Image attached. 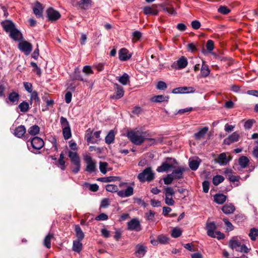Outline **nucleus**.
<instances>
[{
  "label": "nucleus",
  "instance_id": "nucleus-8",
  "mask_svg": "<svg viewBox=\"0 0 258 258\" xmlns=\"http://www.w3.org/2000/svg\"><path fill=\"white\" fill-rule=\"evenodd\" d=\"M19 48L27 55L31 52L32 46L29 42L26 41H23L19 44Z\"/></svg>",
  "mask_w": 258,
  "mask_h": 258
},
{
  "label": "nucleus",
  "instance_id": "nucleus-52",
  "mask_svg": "<svg viewBox=\"0 0 258 258\" xmlns=\"http://www.w3.org/2000/svg\"><path fill=\"white\" fill-rule=\"evenodd\" d=\"M31 93L30 99L31 101H35L36 102L38 103L39 102V98L37 92L36 91H32Z\"/></svg>",
  "mask_w": 258,
  "mask_h": 258
},
{
  "label": "nucleus",
  "instance_id": "nucleus-2",
  "mask_svg": "<svg viewBox=\"0 0 258 258\" xmlns=\"http://www.w3.org/2000/svg\"><path fill=\"white\" fill-rule=\"evenodd\" d=\"M229 245L232 249H235L241 252L247 253L250 250V248H248L245 244H241L238 237H234L231 239L229 242Z\"/></svg>",
  "mask_w": 258,
  "mask_h": 258
},
{
  "label": "nucleus",
  "instance_id": "nucleus-35",
  "mask_svg": "<svg viewBox=\"0 0 258 258\" xmlns=\"http://www.w3.org/2000/svg\"><path fill=\"white\" fill-rule=\"evenodd\" d=\"M169 99V97L168 96H163V95H157L154 96L152 99V100L154 102H162L164 101H167Z\"/></svg>",
  "mask_w": 258,
  "mask_h": 258
},
{
  "label": "nucleus",
  "instance_id": "nucleus-33",
  "mask_svg": "<svg viewBox=\"0 0 258 258\" xmlns=\"http://www.w3.org/2000/svg\"><path fill=\"white\" fill-rule=\"evenodd\" d=\"M78 5L82 9H87L90 7L91 1L90 0H80Z\"/></svg>",
  "mask_w": 258,
  "mask_h": 258
},
{
  "label": "nucleus",
  "instance_id": "nucleus-57",
  "mask_svg": "<svg viewBox=\"0 0 258 258\" xmlns=\"http://www.w3.org/2000/svg\"><path fill=\"white\" fill-rule=\"evenodd\" d=\"M83 71L85 74L88 75L93 73V70H92L91 67L89 66H85L83 68Z\"/></svg>",
  "mask_w": 258,
  "mask_h": 258
},
{
  "label": "nucleus",
  "instance_id": "nucleus-1",
  "mask_svg": "<svg viewBox=\"0 0 258 258\" xmlns=\"http://www.w3.org/2000/svg\"><path fill=\"white\" fill-rule=\"evenodd\" d=\"M146 134V133L143 132L131 131L127 132V137L133 144L140 145L144 143L146 140H153V139H148Z\"/></svg>",
  "mask_w": 258,
  "mask_h": 258
},
{
  "label": "nucleus",
  "instance_id": "nucleus-4",
  "mask_svg": "<svg viewBox=\"0 0 258 258\" xmlns=\"http://www.w3.org/2000/svg\"><path fill=\"white\" fill-rule=\"evenodd\" d=\"M177 162L174 159L167 158L165 162L162 163L161 166L157 167L156 170L158 172H163L174 168V165L176 164Z\"/></svg>",
  "mask_w": 258,
  "mask_h": 258
},
{
  "label": "nucleus",
  "instance_id": "nucleus-44",
  "mask_svg": "<svg viewBox=\"0 0 258 258\" xmlns=\"http://www.w3.org/2000/svg\"><path fill=\"white\" fill-rule=\"evenodd\" d=\"M62 133L64 139L68 140L72 136L70 127L62 128Z\"/></svg>",
  "mask_w": 258,
  "mask_h": 258
},
{
  "label": "nucleus",
  "instance_id": "nucleus-29",
  "mask_svg": "<svg viewBox=\"0 0 258 258\" xmlns=\"http://www.w3.org/2000/svg\"><path fill=\"white\" fill-rule=\"evenodd\" d=\"M143 11L145 15H156L158 14V11L156 9L149 6L144 7Z\"/></svg>",
  "mask_w": 258,
  "mask_h": 258
},
{
  "label": "nucleus",
  "instance_id": "nucleus-42",
  "mask_svg": "<svg viewBox=\"0 0 258 258\" xmlns=\"http://www.w3.org/2000/svg\"><path fill=\"white\" fill-rule=\"evenodd\" d=\"M19 108L21 111L23 112H27L29 108V105L28 102L26 101H23L19 105Z\"/></svg>",
  "mask_w": 258,
  "mask_h": 258
},
{
  "label": "nucleus",
  "instance_id": "nucleus-61",
  "mask_svg": "<svg viewBox=\"0 0 258 258\" xmlns=\"http://www.w3.org/2000/svg\"><path fill=\"white\" fill-rule=\"evenodd\" d=\"M165 203L169 206H172L174 204V201L173 200L172 197H165Z\"/></svg>",
  "mask_w": 258,
  "mask_h": 258
},
{
  "label": "nucleus",
  "instance_id": "nucleus-59",
  "mask_svg": "<svg viewBox=\"0 0 258 258\" xmlns=\"http://www.w3.org/2000/svg\"><path fill=\"white\" fill-rule=\"evenodd\" d=\"M223 221L224 222L225 224L227 226V230L231 231V230H232L233 229V228H234L233 226L232 225L231 223L227 219H223Z\"/></svg>",
  "mask_w": 258,
  "mask_h": 258
},
{
  "label": "nucleus",
  "instance_id": "nucleus-12",
  "mask_svg": "<svg viewBox=\"0 0 258 258\" xmlns=\"http://www.w3.org/2000/svg\"><path fill=\"white\" fill-rule=\"evenodd\" d=\"M185 171V168L183 167H178L173 170L170 174L174 179H179L183 177V173Z\"/></svg>",
  "mask_w": 258,
  "mask_h": 258
},
{
  "label": "nucleus",
  "instance_id": "nucleus-13",
  "mask_svg": "<svg viewBox=\"0 0 258 258\" xmlns=\"http://www.w3.org/2000/svg\"><path fill=\"white\" fill-rule=\"evenodd\" d=\"M1 25L4 29L6 32L9 33L15 28L14 23L12 21L9 20L2 22Z\"/></svg>",
  "mask_w": 258,
  "mask_h": 258
},
{
  "label": "nucleus",
  "instance_id": "nucleus-17",
  "mask_svg": "<svg viewBox=\"0 0 258 258\" xmlns=\"http://www.w3.org/2000/svg\"><path fill=\"white\" fill-rule=\"evenodd\" d=\"M131 56V54L128 53V51L125 48H122L119 51V58L120 60H126Z\"/></svg>",
  "mask_w": 258,
  "mask_h": 258
},
{
  "label": "nucleus",
  "instance_id": "nucleus-31",
  "mask_svg": "<svg viewBox=\"0 0 258 258\" xmlns=\"http://www.w3.org/2000/svg\"><path fill=\"white\" fill-rule=\"evenodd\" d=\"M205 61H203V65L201 68V75L203 77H206L210 74V70L208 66L204 64Z\"/></svg>",
  "mask_w": 258,
  "mask_h": 258
},
{
  "label": "nucleus",
  "instance_id": "nucleus-24",
  "mask_svg": "<svg viewBox=\"0 0 258 258\" xmlns=\"http://www.w3.org/2000/svg\"><path fill=\"white\" fill-rule=\"evenodd\" d=\"M10 36L15 40H19L22 38L21 33L16 27L10 32Z\"/></svg>",
  "mask_w": 258,
  "mask_h": 258
},
{
  "label": "nucleus",
  "instance_id": "nucleus-34",
  "mask_svg": "<svg viewBox=\"0 0 258 258\" xmlns=\"http://www.w3.org/2000/svg\"><path fill=\"white\" fill-rule=\"evenodd\" d=\"M19 98V95L18 93L15 92H12L9 95V100L15 104H17L18 103Z\"/></svg>",
  "mask_w": 258,
  "mask_h": 258
},
{
  "label": "nucleus",
  "instance_id": "nucleus-6",
  "mask_svg": "<svg viewBox=\"0 0 258 258\" xmlns=\"http://www.w3.org/2000/svg\"><path fill=\"white\" fill-rule=\"evenodd\" d=\"M86 164V171L89 173L95 172L96 171V162L90 156H86L84 158Z\"/></svg>",
  "mask_w": 258,
  "mask_h": 258
},
{
  "label": "nucleus",
  "instance_id": "nucleus-58",
  "mask_svg": "<svg viewBox=\"0 0 258 258\" xmlns=\"http://www.w3.org/2000/svg\"><path fill=\"white\" fill-rule=\"evenodd\" d=\"M206 47L208 51H212L214 48V42L211 40H209L206 44Z\"/></svg>",
  "mask_w": 258,
  "mask_h": 258
},
{
  "label": "nucleus",
  "instance_id": "nucleus-3",
  "mask_svg": "<svg viewBox=\"0 0 258 258\" xmlns=\"http://www.w3.org/2000/svg\"><path fill=\"white\" fill-rule=\"evenodd\" d=\"M138 178L141 182L151 181L154 178V173L151 167H148L138 175Z\"/></svg>",
  "mask_w": 258,
  "mask_h": 258
},
{
  "label": "nucleus",
  "instance_id": "nucleus-38",
  "mask_svg": "<svg viewBox=\"0 0 258 258\" xmlns=\"http://www.w3.org/2000/svg\"><path fill=\"white\" fill-rule=\"evenodd\" d=\"M86 138L87 141L89 143H95L96 142V140H94L93 139V132L90 130V129L87 131Z\"/></svg>",
  "mask_w": 258,
  "mask_h": 258
},
{
  "label": "nucleus",
  "instance_id": "nucleus-43",
  "mask_svg": "<svg viewBox=\"0 0 258 258\" xmlns=\"http://www.w3.org/2000/svg\"><path fill=\"white\" fill-rule=\"evenodd\" d=\"M224 178L222 175H216L213 178V183L215 185H218L219 184L223 182Z\"/></svg>",
  "mask_w": 258,
  "mask_h": 258
},
{
  "label": "nucleus",
  "instance_id": "nucleus-53",
  "mask_svg": "<svg viewBox=\"0 0 258 258\" xmlns=\"http://www.w3.org/2000/svg\"><path fill=\"white\" fill-rule=\"evenodd\" d=\"M218 11L222 14L226 15L228 14L230 11L226 6H220L218 9Z\"/></svg>",
  "mask_w": 258,
  "mask_h": 258
},
{
  "label": "nucleus",
  "instance_id": "nucleus-54",
  "mask_svg": "<svg viewBox=\"0 0 258 258\" xmlns=\"http://www.w3.org/2000/svg\"><path fill=\"white\" fill-rule=\"evenodd\" d=\"M173 180L174 179L170 174H167V175L163 178L164 184L167 185L171 184Z\"/></svg>",
  "mask_w": 258,
  "mask_h": 258
},
{
  "label": "nucleus",
  "instance_id": "nucleus-20",
  "mask_svg": "<svg viewBox=\"0 0 258 258\" xmlns=\"http://www.w3.org/2000/svg\"><path fill=\"white\" fill-rule=\"evenodd\" d=\"M235 208L234 205L231 203L225 204L223 206L222 210L225 214H230L234 212Z\"/></svg>",
  "mask_w": 258,
  "mask_h": 258
},
{
  "label": "nucleus",
  "instance_id": "nucleus-10",
  "mask_svg": "<svg viewBox=\"0 0 258 258\" xmlns=\"http://www.w3.org/2000/svg\"><path fill=\"white\" fill-rule=\"evenodd\" d=\"M196 90L192 87H180L173 89L172 93L174 94L179 93H192L195 92Z\"/></svg>",
  "mask_w": 258,
  "mask_h": 258
},
{
  "label": "nucleus",
  "instance_id": "nucleus-37",
  "mask_svg": "<svg viewBox=\"0 0 258 258\" xmlns=\"http://www.w3.org/2000/svg\"><path fill=\"white\" fill-rule=\"evenodd\" d=\"M53 237V234L49 233L44 239V245L48 248L51 246V240Z\"/></svg>",
  "mask_w": 258,
  "mask_h": 258
},
{
  "label": "nucleus",
  "instance_id": "nucleus-64",
  "mask_svg": "<svg viewBox=\"0 0 258 258\" xmlns=\"http://www.w3.org/2000/svg\"><path fill=\"white\" fill-rule=\"evenodd\" d=\"M72 94L71 92H67L65 94V101L67 103H69L72 100Z\"/></svg>",
  "mask_w": 258,
  "mask_h": 258
},
{
  "label": "nucleus",
  "instance_id": "nucleus-27",
  "mask_svg": "<svg viewBox=\"0 0 258 258\" xmlns=\"http://www.w3.org/2000/svg\"><path fill=\"white\" fill-rule=\"evenodd\" d=\"M187 60L186 58L184 57H181L177 61V65L178 66V69H182L185 68L187 65Z\"/></svg>",
  "mask_w": 258,
  "mask_h": 258
},
{
  "label": "nucleus",
  "instance_id": "nucleus-41",
  "mask_svg": "<svg viewBox=\"0 0 258 258\" xmlns=\"http://www.w3.org/2000/svg\"><path fill=\"white\" fill-rule=\"evenodd\" d=\"M39 132V127L38 125H34L31 126L28 130L29 134L32 136H35L38 134Z\"/></svg>",
  "mask_w": 258,
  "mask_h": 258
},
{
  "label": "nucleus",
  "instance_id": "nucleus-39",
  "mask_svg": "<svg viewBox=\"0 0 258 258\" xmlns=\"http://www.w3.org/2000/svg\"><path fill=\"white\" fill-rule=\"evenodd\" d=\"M248 235L252 241L255 240L256 237L258 236V229L255 228H251Z\"/></svg>",
  "mask_w": 258,
  "mask_h": 258
},
{
  "label": "nucleus",
  "instance_id": "nucleus-47",
  "mask_svg": "<svg viewBox=\"0 0 258 258\" xmlns=\"http://www.w3.org/2000/svg\"><path fill=\"white\" fill-rule=\"evenodd\" d=\"M106 189L107 191L114 192H118V187L117 185L114 184H107L106 186Z\"/></svg>",
  "mask_w": 258,
  "mask_h": 258
},
{
  "label": "nucleus",
  "instance_id": "nucleus-15",
  "mask_svg": "<svg viewBox=\"0 0 258 258\" xmlns=\"http://www.w3.org/2000/svg\"><path fill=\"white\" fill-rule=\"evenodd\" d=\"M43 8L42 5L38 2H36L35 4V6L33 8V13L38 18L42 17V12Z\"/></svg>",
  "mask_w": 258,
  "mask_h": 258
},
{
  "label": "nucleus",
  "instance_id": "nucleus-40",
  "mask_svg": "<svg viewBox=\"0 0 258 258\" xmlns=\"http://www.w3.org/2000/svg\"><path fill=\"white\" fill-rule=\"evenodd\" d=\"M249 160L245 156H242L239 159V164L242 168H245L248 164Z\"/></svg>",
  "mask_w": 258,
  "mask_h": 258
},
{
  "label": "nucleus",
  "instance_id": "nucleus-22",
  "mask_svg": "<svg viewBox=\"0 0 258 258\" xmlns=\"http://www.w3.org/2000/svg\"><path fill=\"white\" fill-rule=\"evenodd\" d=\"M136 254L138 257H143L146 253V247L141 244H138L136 247Z\"/></svg>",
  "mask_w": 258,
  "mask_h": 258
},
{
  "label": "nucleus",
  "instance_id": "nucleus-45",
  "mask_svg": "<svg viewBox=\"0 0 258 258\" xmlns=\"http://www.w3.org/2000/svg\"><path fill=\"white\" fill-rule=\"evenodd\" d=\"M199 162L197 160H193L189 162V166L192 170H197L199 166Z\"/></svg>",
  "mask_w": 258,
  "mask_h": 258
},
{
  "label": "nucleus",
  "instance_id": "nucleus-50",
  "mask_svg": "<svg viewBox=\"0 0 258 258\" xmlns=\"http://www.w3.org/2000/svg\"><path fill=\"white\" fill-rule=\"evenodd\" d=\"M60 122L62 128H67L70 127V125L67 118L61 116L60 118Z\"/></svg>",
  "mask_w": 258,
  "mask_h": 258
},
{
  "label": "nucleus",
  "instance_id": "nucleus-11",
  "mask_svg": "<svg viewBox=\"0 0 258 258\" xmlns=\"http://www.w3.org/2000/svg\"><path fill=\"white\" fill-rule=\"evenodd\" d=\"M31 144L34 149L40 150L43 147L44 143L42 139L35 137L31 140Z\"/></svg>",
  "mask_w": 258,
  "mask_h": 258
},
{
  "label": "nucleus",
  "instance_id": "nucleus-60",
  "mask_svg": "<svg viewBox=\"0 0 258 258\" xmlns=\"http://www.w3.org/2000/svg\"><path fill=\"white\" fill-rule=\"evenodd\" d=\"M110 204V202L108 199H103L101 203L100 207L102 208H106Z\"/></svg>",
  "mask_w": 258,
  "mask_h": 258
},
{
  "label": "nucleus",
  "instance_id": "nucleus-14",
  "mask_svg": "<svg viewBox=\"0 0 258 258\" xmlns=\"http://www.w3.org/2000/svg\"><path fill=\"white\" fill-rule=\"evenodd\" d=\"M216 228V226L214 222L207 223L206 227L207 231V234L212 237H216V235L214 232Z\"/></svg>",
  "mask_w": 258,
  "mask_h": 258
},
{
  "label": "nucleus",
  "instance_id": "nucleus-49",
  "mask_svg": "<svg viewBox=\"0 0 258 258\" xmlns=\"http://www.w3.org/2000/svg\"><path fill=\"white\" fill-rule=\"evenodd\" d=\"M81 163H77L72 164L71 169L72 171L74 173H77L80 170Z\"/></svg>",
  "mask_w": 258,
  "mask_h": 258
},
{
  "label": "nucleus",
  "instance_id": "nucleus-55",
  "mask_svg": "<svg viewBox=\"0 0 258 258\" xmlns=\"http://www.w3.org/2000/svg\"><path fill=\"white\" fill-rule=\"evenodd\" d=\"M156 88L158 90H164L167 88V85L163 81H159L157 84Z\"/></svg>",
  "mask_w": 258,
  "mask_h": 258
},
{
  "label": "nucleus",
  "instance_id": "nucleus-36",
  "mask_svg": "<svg viewBox=\"0 0 258 258\" xmlns=\"http://www.w3.org/2000/svg\"><path fill=\"white\" fill-rule=\"evenodd\" d=\"M114 132L113 130H111L105 137V142L107 144H110L112 143L114 140Z\"/></svg>",
  "mask_w": 258,
  "mask_h": 258
},
{
  "label": "nucleus",
  "instance_id": "nucleus-21",
  "mask_svg": "<svg viewBox=\"0 0 258 258\" xmlns=\"http://www.w3.org/2000/svg\"><path fill=\"white\" fill-rule=\"evenodd\" d=\"M230 160V158L227 157L226 153H222L220 154L218 158V163L222 165H224L227 164Z\"/></svg>",
  "mask_w": 258,
  "mask_h": 258
},
{
  "label": "nucleus",
  "instance_id": "nucleus-16",
  "mask_svg": "<svg viewBox=\"0 0 258 258\" xmlns=\"http://www.w3.org/2000/svg\"><path fill=\"white\" fill-rule=\"evenodd\" d=\"M208 131L209 128L208 127L205 126L202 127L198 133L195 134V138L197 140H200L203 139L205 137Z\"/></svg>",
  "mask_w": 258,
  "mask_h": 258
},
{
  "label": "nucleus",
  "instance_id": "nucleus-28",
  "mask_svg": "<svg viewBox=\"0 0 258 258\" xmlns=\"http://www.w3.org/2000/svg\"><path fill=\"white\" fill-rule=\"evenodd\" d=\"M75 230L77 239L82 240L84 237V234L78 225L75 226Z\"/></svg>",
  "mask_w": 258,
  "mask_h": 258
},
{
  "label": "nucleus",
  "instance_id": "nucleus-7",
  "mask_svg": "<svg viewBox=\"0 0 258 258\" xmlns=\"http://www.w3.org/2000/svg\"><path fill=\"white\" fill-rule=\"evenodd\" d=\"M46 14L48 20L51 22H55L61 17L59 12L52 8H49L46 10Z\"/></svg>",
  "mask_w": 258,
  "mask_h": 258
},
{
  "label": "nucleus",
  "instance_id": "nucleus-51",
  "mask_svg": "<svg viewBox=\"0 0 258 258\" xmlns=\"http://www.w3.org/2000/svg\"><path fill=\"white\" fill-rule=\"evenodd\" d=\"M132 36L133 42L135 43L141 37L142 33L140 31H136L133 33Z\"/></svg>",
  "mask_w": 258,
  "mask_h": 258
},
{
  "label": "nucleus",
  "instance_id": "nucleus-23",
  "mask_svg": "<svg viewBox=\"0 0 258 258\" xmlns=\"http://www.w3.org/2000/svg\"><path fill=\"white\" fill-rule=\"evenodd\" d=\"M68 156L70 158L72 164L80 162V159L76 152L69 151L68 153Z\"/></svg>",
  "mask_w": 258,
  "mask_h": 258
},
{
  "label": "nucleus",
  "instance_id": "nucleus-56",
  "mask_svg": "<svg viewBox=\"0 0 258 258\" xmlns=\"http://www.w3.org/2000/svg\"><path fill=\"white\" fill-rule=\"evenodd\" d=\"M108 164L106 162H100L99 163V168L100 171L103 173L105 174L106 173V167L107 166Z\"/></svg>",
  "mask_w": 258,
  "mask_h": 258
},
{
  "label": "nucleus",
  "instance_id": "nucleus-5",
  "mask_svg": "<svg viewBox=\"0 0 258 258\" xmlns=\"http://www.w3.org/2000/svg\"><path fill=\"white\" fill-rule=\"evenodd\" d=\"M120 187H125L124 190H120L117 192V195L121 198H126L132 196L134 194V188L131 186L127 185L126 183H121L119 184Z\"/></svg>",
  "mask_w": 258,
  "mask_h": 258
},
{
  "label": "nucleus",
  "instance_id": "nucleus-9",
  "mask_svg": "<svg viewBox=\"0 0 258 258\" xmlns=\"http://www.w3.org/2000/svg\"><path fill=\"white\" fill-rule=\"evenodd\" d=\"M127 228L130 230L139 231L141 230V225L138 219L134 218L127 223Z\"/></svg>",
  "mask_w": 258,
  "mask_h": 258
},
{
  "label": "nucleus",
  "instance_id": "nucleus-26",
  "mask_svg": "<svg viewBox=\"0 0 258 258\" xmlns=\"http://www.w3.org/2000/svg\"><path fill=\"white\" fill-rule=\"evenodd\" d=\"M226 200V196L222 194H216L214 196V201L218 204H222Z\"/></svg>",
  "mask_w": 258,
  "mask_h": 258
},
{
  "label": "nucleus",
  "instance_id": "nucleus-30",
  "mask_svg": "<svg viewBox=\"0 0 258 258\" xmlns=\"http://www.w3.org/2000/svg\"><path fill=\"white\" fill-rule=\"evenodd\" d=\"M81 240H76L74 241L73 245V250L77 252H80L82 249V244Z\"/></svg>",
  "mask_w": 258,
  "mask_h": 258
},
{
  "label": "nucleus",
  "instance_id": "nucleus-19",
  "mask_svg": "<svg viewBox=\"0 0 258 258\" xmlns=\"http://www.w3.org/2000/svg\"><path fill=\"white\" fill-rule=\"evenodd\" d=\"M115 88L116 91L113 95L111 96L112 98L119 99L121 98L124 95V90L122 87L120 86L117 84H115Z\"/></svg>",
  "mask_w": 258,
  "mask_h": 258
},
{
  "label": "nucleus",
  "instance_id": "nucleus-46",
  "mask_svg": "<svg viewBox=\"0 0 258 258\" xmlns=\"http://www.w3.org/2000/svg\"><path fill=\"white\" fill-rule=\"evenodd\" d=\"M181 230L178 228H174L172 229L171 232V236L174 238H177L181 234Z\"/></svg>",
  "mask_w": 258,
  "mask_h": 258
},
{
  "label": "nucleus",
  "instance_id": "nucleus-32",
  "mask_svg": "<svg viewBox=\"0 0 258 258\" xmlns=\"http://www.w3.org/2000/svg\"><path fill=\"white\" fill-rule=\"evenodd\" d=\"M117 80L122 85H125L130 82V77L127 74L124 73Z\"/></svg>",
  "mask_w": 258,
  "mask_h": 258
},
{
  "label": "nucleus",
  "instance_id": "nucleus-25",
  "mask_svg": "<svg viewBox=\"0 0 258 258\" xmlns=\"http://www.w3.org/2000/svg\"><path fill=\"white\" fill-rule=\"evenodd\" d=\"M26 133V128L23 125L18 126L14 131V135L18 138L22 137Z\"/></svg>",
  "mask_w": 258,
  "mask_h": 258
},
{
  "label": "nucleus",
  "instance_id": "nucleus-63",
  "mask_svg": "<svg viewBox=\"0 0 258 258\" xmlns=\"http://www.w3.org/2000/svg\"><path fill=\"white\" fill-rule=\"evenodd\" d=\"M209 185L210 183L208 181H204L203 182V188L204 192L207 193L208 192L209 189Z\"/></svg>",
  "mask_w": 258,
  "mask_h": 258
},
{
  "label": "nucleus",
  "instance_id": "nucleus-18",
  "mask_svg": "<svg viewBox=\"0 0 258 258\" xmlns=\"http://www.w3.org/2000/svg\"><path fill=\"white\" fill-rule=\"evenodd\" d=\"M239 135L237 132L233 133L229 137L224 140V143L227 145H230L231 143L235 142L238 141Z\"/></svg>",
  "mask_w": 258,
  "mask_h": 258
},
{
  "label": "nucleus",
  "instance_id": "nucleus-62",
  "mask_svg": "<svg viewBox=\"0 0 258 258\" xmlns=\"http://www.w3.org/2000/svg\"><path fill=\"white\" fill-rule=\"evenodd\" d=\"M157 238L159 242L162 244H165L168 241V238L166 236L162 235L158 236Z\"/></svg>",
  "mask_w": 258,
  "mask_h": 258
},
{
  "label": "nucleus",
  "instance_id": "nucleus-48",
  "mask_svg": "<svg viewBox=\"0 0 258 258\" xmlns=\"http://www.w3.org/2000/svg\"><path fill=\"white\" fill-rule=\"evenodd\" d=\"M164 194L165 197H172L175 194V191L173 188L168 187L164 189Z\"/></svg>",
  "mask_w": 258,
  "mask_h": 258
}]
</instances>
